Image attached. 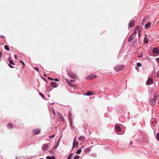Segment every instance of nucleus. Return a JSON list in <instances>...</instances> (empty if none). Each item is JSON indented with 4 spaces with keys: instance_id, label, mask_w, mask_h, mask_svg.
I'll return each instance as SVG.
<instances>
[{
    "instance_id": "13",
    "label": "nucleus",
    "mask_w": 159,
    "mask_h": 159,
    "mask_svg": "<svg viewBox=\"0 0 159 159\" xmlns=\"http://www.w3.org/2000/svg\"><path fill=\"white\" fill-rule=\"evenodd\" d=\"M97 77V76L94 75H89L88 77L89 79H91L92 78H94Z\"/></svg>"
},
{
    "instance_id": "36",
    "label": "nucleus",
    "mask_w": 159,
    "mask_h": 159,
    "mask_svg": "<svg viewBox=\"0 0 159 159\" xmlns=\"http://www.w3.org/2000/svg\"><path fill=\"white\" fill-rule=\"evenodd\" d=\"M52 113L53 114V115H56V113H55L54 110H53L52 111Z\"/></svg>"
},
{
    "instance_id": "21",
    "label": "nucleus",
    "mask_w": 159,
    "mask_h": 159,
    "mask_svg": "<svg viewBox=\"0 0 159 159\" xmlns=\"http://www.w3.org/2000/svg\"><path fill=\"white\" fill-rule=\"evenodd\" d=\"M93 94L92 92H90V91H89V92H88L86 93V95H87V96H89V95H92Z\"/></svg>"
},
{
    "instance_id": "4",
    "label": "nucleus",
    "mask_w": 159,
    "mask_h": 159,
    "mask_svg": "<svg viewBox=\"0 0 159 159\" xmlns=\"http://www.w3.org/2000/svg\"><path fill=\"white\" fill-rule=\"evenodd\" d=\"M40 130L39 129H35L33 130V134L34 135H37L39 134L40 132Z\"/></svg>"
},
{
    "instance_id": "42",
    "label": "nucleus",
    "mask_w": 159,
    "mask_h": 159,
    "mask_svg": "<svg viewBox=\"0 0 159 159\" xmlns=\"http://www.w3.org/2000/svg\"><path fill=\"white\" fill-rule=\"evenodd\" d=\"M66 80L69 83L70 82L68 80H67V79H66Z\"/></svg>"
},
{
    "instance_id": "24",
    "label": "nucleus",
    "mask_w": 159,
    "mask_h": 159,
    "mask_svg": "<svg viewBox=\"0 0 159 159\" xmlns=\"http://www.w3.org/2000/svg\"><path fill=\"white\" fill-rule=\"evenodd\" d=\"M4 48L7 51H9V48L7 45H5L4 46Z\"/></svg>"
},
{
    "instance_id": "41",
    "label": "nucleus",
    "mask_w": 159,
    "mask_h": 159,
    "mask_svg": "<svg viewBox=\"0 0 159 159\" xmlns=\"http://www.w3.org/2000/svg\"><path fill=\"white\" fill-rule=\"evenodd\" d=\"M14 57H15V58L16 59H17V56L16 55H15Z\"/></svg>"
},
{
    "instance_id": "25",
    "label": "nucleus",
    "mask_w": 159,
    "mask_h": 159,
    "mask_svg": "<svg viewBox=\"0 0 159 159\" xmlns=\"http://www.w3.org/2000/svg\"><path fill=\"white\" fill-rule=\"evenodd\" d=\"M148 39L146 38H144V42L145 43H147L148 42Z\"/></svg>"
},
{
    "instance_id": "15",
    "label": "nucleus",
    "mask_w": 159,
    "mask_h": 159,
    "mask_svg": "<svg viewBox=\"0 0 159 159\" xmlns=\"http://www.w3.org/2000/svg\"><path fill=\"white\" fill-rule=\"evenodd\" d=\"M85 137L83 136H80L78 138V140L79 141H83V140L85 139Z\"/></svg>"
},
{
    "instance_id": "31",
    "label": "nucleus",
    "mask_w": 159,
    "mask_h": 159,
    "mask_svg": "<svg viewBox=\"0 0 159 159\" xmlns=\"http://www.w3.org/2000/svg\"><path fill=\"white\" fill-rule=\"evenodd\" d=\"M40 95L43 98H45L44 95L42 93H40Z\"/></svg>"
},
{
    "instance_id": "30",
    "label": "nucleus",
    "mask_w": 159,
    "mask_h": 159,
    "mask_svg": "<svg viewBox=\"0 0 159 159\" xmlns=\"http://www.w3.org/2000/svg\"><path fill=\"white\" fill-rule=\"evenodd\" d=\"M20 62H21L23 65V68H24L25 66V63L22 61H20Z\"/></svg>"
},
{
    "instance_id": "18",
    "label": "nucleus",
    "mask_w": 159,
    "mask_h": 159,
    "mask_svg": "<svg viewBox=\"0 0 159 159\" xmlns=\"http://www.w3.org/2000/svg\"><path fill=\"white\" fill-rule=\"evenodd\" d=\"M51 85L52 87H53L54 88H56L57 87L56 83L55 82H52L51 83Z\"/></svg>"
},
{
    "instance_id": "1",
    "label": "nucleus",
    "mask_w": 159,
    "mask_h": 159,
    "mask_svg": "<svg viewBox=\"0 0 159 159\" xmlns=\"http://www.w3.org/2000/svg\"><path fill=\"white\" fill-rule=\"evenodd\" d=\"M158 96H159L157 93H155L153 98H151L150 100L151 103L153 104H155L156 102V99L158 98Z\"/></svg>"
},
{
    "instance_id": "33",
    "label": "nucleus",
    "mask_w": 159,
    "mask_h": 159,
    "mask_svg": "<svg viewBox=\"0 0 159 159\" xmlns=\"http://www.w3.org/2000/svg\"><path fill=\"white\" fill-rule=\"evenodd\" d=\"M34 69L35 70H36L37 71H39V70L38 69V68L37 67H35L34 68Z\"/></svg>"
},
{
    "instance_id": "43",
    "label": "nucleus",
    "mask_w": 159,
    "mask_h": 159,
    "mask_svg": "<svg viewBox=\"0 0 159 159\" xmlns=\"http://www.w3.org/2000/svg\"><path fill=\"white\" fill-rule=\"evenodd\" d=\"M138 32L139 33V35H140V33L139 32V31H138Z\"/></svg>"
},
{
    "instance_id": "10",
    "label": "nucleus",
    "mask_w": 159,
    "mask_h": 159,
    "mask_svg": "<svg viewBox=\"0 0 159 159\" xmlns=\"http://www.w3.org/2000/svg\"><path fill=\"white\" fill-rule=\"evenodd\" d=\"M151 23L150 22H148L145 25V27L146 29H148L151 26Z\"/></svg>"
},
{
    "instance_id": "35",
    "label": "nucleus",
    "mask_w": 159,
    "mask_h": 159,
    "mask_svg": "<svg viewBox=\"0 0 159 159\" xmlns=\"http://www.w3.org/2000/svg\"><path fill=\"white\" fill-rule=\"evenodd\" d=\"M55 136L54 135H52L49 136V137L50 138H52L54 137Z\"/></svg>"
},
{
    "instance_id": "29",
    "label": "nucleus",
    "mask_w": 159,
    "mask_h": 159,
    "mask_svg": "<svg viewBox=\"0 0 159 159\" xmlns=\"http://www.w3.org/2000/svg\"><path fill=\"white\" fill-rule=\"evenodd\" d=\"M157 139L159 141V133H157Z\"/></svg>"
},
{
    "instance_id": "2",
    "label": "nucleus",
    "mask_w": 159,
    "mask_h": 159,
    "mask_svg": "<svg viewBox=\"0 0 159 159\" xmlns=\"http://www.w3.org/2000/svg\"><path fill=\"white\" fill-rule=\"evenodd\" d=\"M124 66L123 65H118L115 66L114 69L116 72H119L124 67Z\"/></svg>"
},
{
    "instance_id": "5",
    "label": "nucleus",
    "mask_w": 159,
    "mask_h": 159,
    "mask_svg": "<svg viewBox=\"0 0 159 159\" xmlns=\"http://www.w3.org/2000/svg\"><path fill=\"white\" fill-rule=\"evenodd\" d=\"M153 83V79L152 78H149L148 79V80L146 82L147 85H149L152 84Z\"/></svg>"
},
{
    "instance_id": "34",
    "label": "nucleus",
    "mask_w": 159,
    "mask_h": 159,
    "mask_svg": "<svg viewBox=\"0 0 159 159\" xmlns=\"http://www.w3.org/2000/svg\"><path fill=\"white\" fill-rule=\"evenodd\" d=\"M139 28V26L138 25H137L134 29L137 30Z\"/></svg>"
},
{
    "instance_id": "23",
    "label": "nucleus",
    "mask_w": 159,
    "mask_h": 159,
    "mask_svg": "<svg viewBox=\"0 0 159 159\" xmlns=\"http://www.w3.org/2000/svg\"><path fill=\"white\" fill-rule=\"evenodd\" d=\"M81 152V149H79L77 151L76 153L77 154H80V153Z\"/></svg>"
},
{
    "instance_id": "27",
    "label": "nucleus",
    "mask_w": 159,
    "mask_h": 159,
    "mask_svg": "<svg viewBox=\"0 0 159 159\" xmlns=\"http://www.w3.org/2000/svg\"><path fill=\"white\" fill-rule=\"evenodd\" d=\"M80 158V157L78 155H76L74 157V159H79Z\"/></svg>"
},
{
    "instance_id": "38",
    "label": "nucleus",
    "mask_w": 159,
    "mask_h": 159,
    "mask_svg": "<svg viewBox=\"0 0 159 159\" xmlns=\"http://www.w3.org/2000/svg\"><path fill=\"white\" fill-rule=\"evenodd\" d=\"M156 61L158 62L159 63V58H157L156 59Z\"/></svg>"
},
{
    "instance_id": "3",
    "label": "nucleus",
    "mask_w": 159,
    "mask_h": 159,
    "mask_svg": "<svg viewBox=\"0 0 159 159\" xmlns=\"http://www.w3.org/2000/svg\"><path fill=\"white\" fill-rule=\"evenodd\" d=\"M8 60L9 61L10 63V64H9V67L10 68H13V67L11 65V64L13 65H14V61L11 60V57H10L8 58Z\"/></svg>"
},
{
    "instance_id": "14",
    "label": "nucleus",
    "mask_w": 159,
    "mask_h": 159,
    "mask_svg": "<svg viewBox=\"0 0 159 159\" xmlns=\"http://www.w3.org/2000/svg\"><path fill=\"white\" fill-rule=\"evenodd\" d=\"M57 114L59 116V117L61 118V119L63 120V118L62 116V115L61 113L59 112H57Z\"/></svg>"
},
{
    "instance_id": "44",
    "label": "nucleus",
    "mask_w": 159,
    "mask_h": 159,
    "mask_svg": "<svg viewBox=\"0 0 159 159\" xmlns=\"http://www.w3.org/2000/svg\"><path fill=\"white\" fill-rule=\"evenodd\" d=\"M72 81H74V80H70V81L71 82Z\"/></svg>"
},
{
    "instance_id": "40",
    "label": "nucleus",
    "mask_w": 159,
    "mask_h": 159,
    "mask_svg": "<svg viewBox=\"0 0 159 159\" xmlns=\"http://www.w3.org/2000/svg\"><path fill=\"white\" fill-rule=\"evenodd\" d=\"M71 85L72 86H74V84H72L70 83V86Z\"/></svg>"
},
{
    "instance_id": "17",
    "label": "nucleus",
    "mask_w": 159,
    "mask_h": 159,
    "mask_svg": "<svg viewBox=\"0 0 159 159\" xmlns=\"http://www.w3.org/2000/svg\"><path fill=\"white\" fill-rule=\"evenodd\" d=\"M7 126L9 128H11L13 127V125L11 123H8L7 125Z\"/></svg>"
},
{
    "instance_id": "12",
    "label": "nucleus",
    "mask_w": 159,
    "mask_h": 159,
    "mask_svg": "<svg viewBox=\"0 0 159 159\" xmlns=\"http://www.w3.org/2000/svg\"><path fill=\"white\" fill-rule=\"evenodd\" d=\"M78 142H75V139H74V142L73 143V147H77V146H78Z\"/></svg>"
},
{
    "instance_id": "37",
    "label": "nucleus",
    "mask_w": 159,
    "mask_h": 159,
    "mask_svg": "<svg viewBox=\"0 0 159 159\" xmlns=\"http://www.w3.org/2000/svg\"><path fill=\"white\" fill-rule=\"evenodd\" d=\"M53 80H54L56 81H59V80L57 78L54 79Z\"/></svg>"
},
{
    "instance_id": "47",
    "label": "nucleus",
    "mask_w": 159,
    "mask_h": 159,
    "mask_svg": "<svg viewBox=\"0 0 159 159\" xmlns=\"http://www.w3.org/2000/svg\"><path fill=\"white\" fill-rule=\"evenodd\" d=\"M142 55H140V57H142Z\"/></svg>"
},
{
    "instance_id": "9",
    "label": "nucleus",
    "mask_w": 159,
    "mask_h": 159,
    "mask_svg": "<svg viewBox=\"0 0 159 159\" xmlns=\"http://www.w3.org/2000/svg\"><path fill=\"white\" fill-rule=\"evenodd\" d=\"M115 127L116 130L117 131L119 132L121 131V129L119 125H116Z\"/></svg>"
},
{
    "instance_id": "8",
    "label": "nucleus",
    "mask_w": 159,
    "mask_h": 159,
    "mask_svg": "<svg viewBox=\"0 0 159 159\" xmlns=\"http://www.w3.org/2000/svg\"><path fill=\"white\" fill-rule=\"evenodd\" d=\"M134 38V36L132 34L129 38L128 41L129 42H130Z\"/></svg>"
},
{
    "instance_id": "48",
    "label": "nucleus",
    "mask_w": 159,
    "mask_h": 159,
    "mask_svg": "<svg viewBox=\"0 0 159 159\" xmlns=\"http://www.w3.org/2000/svg\"><path fill=\"white\" fill-rule=\"evenodd\" d=\"M44 76H46L45 74H44Z\"/></svg>"
},
{
    "instance_id": "16",
    "label": "nucleus",
    "mask_w": 159,
    "mask_h": 159,
    "mask_svg": "<svg viewBox=\"0 0 159 159\" xmlns=\"http://www.w3.org/2000/svg\"><path fill=\"white\" fill-rule=\"evenodd\" d=\"M69 75L70 77L73 78H75L76 77V76L74 74L72 73H69Z\"/></svg>"
},
{
    "instance_id": "45",
    "label": "nucleus",
    "mask_w": 159,
    "mask_h": 159,
    "mask_svg": "<svg viewBox=\"0 0 159 159\" xmlns=\"http://www.w3.org/2000/svg\"><path fill=\"white\" fill-rule=\"evenodd\" d=\"M87 150L89 151V149H87Z\"/></svg>"
},
{
    "instance_id": "20",
    "label": "nucleus",
    "mask_w": 159,
    "mask_h": 159,
    "mask_svg": "<svg viewBox=\"0 0 159 159\" xmlns=\"http://www.w3.org/2000/svg\"><path fill=\"white\" fill-rule=\"evenodd\" d=\"M68 115L69 116V120L70 121V124H72V121H71V113L70 112H69L68 113Z\"/></svg>"
},
{
    "instance_id": "19",
    "label": "nucleus",
    "mask_w": 159,
    "mask_h": 159,
    "mask_svg": "<svg viewBox=\"0 0 159 159\" xmlns=\"http://www.w3.org/2000/svg\"><path fill=\"white\" fill-rule=\"evenodd\" d=\"M46 159H56L55 157L52 156V157L50 156H47L46 158Z\"/></svg>"
},
{
    "instance_id": "22",
    "label": "nucleus",
    "mask_w": 159,
    "mask_h": 159,
    "mask_svg": "<svg viewBox=\"0 0 159 159\" xmlns=\"http://www.w3.org/2000/svg\"><path fill=\"white\" fill-rule=\"evenodd\" d=\"M73 154L72 153H70L68 156L67 159H71V157L72 156Z\"/></svg>"
},
{
    "instance_id": "32",
    "label": "nucleus",
    "mask_w": 159,
    "mask_h": 159,
    "mask_svg": "<svg viewBox=\"0 0 159 159\" xmlns=\"http://www.w3.org/2000/svg\"><path fill=\"white\" fill-rule=\"evenodd\" d=\"M156 75H157V76L158 77H159V71H158L157 73H156Z\"/></svg>"
},
{
    "instance_id": "26",
    "label": "nucleus",
    "mask_w": 159,
    "mask_h": 159,
    "mask_svg": "<svg viewBox=\"0 0 159 159\" xmlns=\"http://www.w3.org/2000/svg\"><path fill=\"white\" fill-rule=\"evenodd\" d=\"M137 34V30L134 29V32L133 34H132V35H133L134 36Z\"/></svg>"
},
{
    "instance_id": "46",
    "label": "nucleus",
    "mask_w": 159,
    "mask_h": 159,
    "mask_svg": "<svg viewBox=\"0 0 159 159\" xmlns=\"http://www.w3.org/2000/svg\"><path fill=\"white\" fill-rule=\"evenodd\" d=\"M142 55H140V57H142Z\"/></svg>"
},
{
    "instance_id": "39",
    "label": "nucleus",
    "mask_w": 159,
    "mask_h": 159,
    "mask_svg": "<svg viewBox=\"0 0 159 159\" xmlns=\"http://www.w3.org/2000/svg\"><path fill=\"white\" fill-rule=\"evenodd\" d=\"M48 78L49 79H50V80H53V79L52 78H51L50 77H49Z\"/></svg>"
},
{
    "instance_id": "7",
    "label": "nucleus",
    "mask_w": 159,
    "mask_h": 159,
    "mask_svg": "<svg viewBox=\"0 0 159 159\" xmlns=\"http://www.w3.org/2000/svg\"><path fill=\"white\" fill-rule=\"evenodd\" d=\"M135 21L134 20H132L129 22V26L130 28L133 27L134 25Z\"/></svg>"
},
{
    "instance_id": "28",
    "label": "nucleus",
    "mask_w": 159,
    "mask_h": 159,
    "mask_svg": "<svg viewBox=\"0 0 159 159\" xmlns=\"http://www.w3.org/2000/svg\"><path fill=\"white\" fill-rule=\"evenodd\" d=\"M137 65L138 67H141L142 66V64L138 62L137 63Z\"/></svg>"
},
{
    "instance_id": "6",
    "label": "nucleus",
    "mask_w": 159,
    "mask_h": 159,
    "mask_svg": "<svg viewBox=\"0 0 159 159\" xmlns=\"http://www.w3.org/2000/svg\"><path fill=\"white\" fill-rule=\"evenodd\" d=\"M48 148V146L47 145V144H43L42 146V149L43 150H47Z\"/></svg>"
},
{
    "instance_id": "11",
    "label": "nucleus",
    "mask_w": 159,
    "mask_h": 159,
    "mask_svg": "<svg viewBox=\"0 0 159 159\" xmlns=\"http://www.w3.org/2000/svg\"><path fill=\"white\" fill-rule=\"evenodd\" d=\"M152 52L156 53H158L159 52V51L157 48H154L152 50Z\"/></svg>"
}]
</instances>
